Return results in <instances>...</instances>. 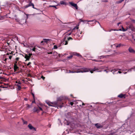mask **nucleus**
<instances>
[{"instance_id":"obj_1","label":"nucleus","mask_w":135,"mask_h":135,"mask_svg":"<svg viewBox=\"0 0 135 135\" xmlns=\"http://www.w3.org/2000/svg\"><path fill=\"white\" fill-rule=\"evenodd\" d=\"M99 69L97 67H94V68L91 70V69H88L86 68H83L81 69L79 71H77L78 73H83L89 72L90 71V72L92 73H93V71H96L98 72H101L102 70H100L98 71Z\"/></svg>"},{"instance_id":"obj_2","label":"nucleus","mask_w":135,"mask_h":135,"mask_svg":"<svg viewBox=\"0 0 135 135\" xmlns=\"http://www.w3.org/2000/svg\"><path fill=\"white\" fill-rule=\"evenodd\" d=\"M67 98V97H65L63 96H61L57 98V102H56L57 103L58 105V107H57L58 108V107L61 108L64 106L63 103L62 102V101L64 99Z\"/></svg>"},{"instance_id":"obj_3","label":"nucleus","mask_w":135,"mask_h":135,"mask_svg":"<svg viewBox=\"0 0 135 135\" xmlns=\"http://www.w3.org/2000/svg\"><path fill=\"white\" fill-rule=\"evenodd\" d=\"M46 103L49 106L56 107H58L57 103L56 102L51 103L48 101H46Z\"/></svg>"},{"instance_id":"obj_4","label":"nucleus","mask_w":135,"mask_h":135,"mask_svg":"<svg viewBox=\"0 0 135 135\" xmlns=\"http://www.w3.org/2000/svg\"><path fill=\"white\" fill-rule=\"evenodd\" d=\"M104 124H103V123H102L101 124L100 123H97L96 124H95L94 125L97 128V129H100L101 128H102L104 126Z\"/></svg>"},{"instance_id":"obj_5","label":"nucleus","mask_w":135,"mask_h":135,"mask_svg":"<svg viewBox=\"0 0 135 135\" xmlns=\"http://www.w3.org/2000/svg\"><path fill=\"white\" fill-rule=\"evenodd\" d=\"M32 55V54H29V55H27L26 54H24V55H22L23 57H24L26 59V60H29L30 59L31 56Z\"/></svg>"},{"instance_id":"obj_6","label":"nucleus","mask_w":135,"mask_h":135,"mask_svg":"<svg viewBox=\"0 0 135 135\" xmlns=\"http://www.w3.org/2000/svg\"><path fill=\"white\" fill-rule=\"evenodd\" d=\"M69 3L72 6L75 7L76 9H78V7L76 4L72 2H69Z\"/></svg>"},{"instance_id":"obj_7","label":"nucleus","mask_w":135,"mask_h":135,"mask_svg":"<svg viewBox=\"0 0 135 135\" xmlns=\"http://www.w3.org/2000/svg\"><path fill=\"white\" fill-rule=\"evenodd\" d=\"M28 127L30 129L33 130L34 131H36V129L35 128L32 126L31 124H29L28 125Z\"/></svg>"},{"instance_id":"obj_8","label":"nucleus","mask_w":135,"mask_h":135,"mask_svg":"<svg viewBox=\"0 0 135 135\" xmlns=\"http://www.w3.org/2000/svg\"><path fill=\"white\" fill-rule=\"evenodd\" d=\"M121 70V69H118V68H117L114 69H112L111 70H110V71L112 72V71H113V74H114L116 73L115 72H116L117 70Z\"/></svg>"},{"instance_id":"obj_9","label":"nucleus","mask_w":135,"mask_h":135,"mask_svg":"<svg viewBox=\"0 0 135 135\" xmlns=\"http://www.w3.org/2000/svg\"><path fill=\"white\" fill-rule=\"evenodd\" d=\"M60 4L62 5L66 6L67 5L68 3L65 2V0H64L60 1Z\"/></svg>"},{"instance_id":"obj_10","label":"nucleus","mask_w":135,"mask_h":135,"mask_svg":"<svg viewBox=\"0 0 135 135\" xmlns=\"http://www.w3.org/2000/svg\"><path fill=\"white\" fill-rule=\"evenodd\" d=\"M80 67V66H75L73 67L72 69L73 70H80L81 69L79 68Z\"/></svg>"},{"instance_id":"obj_11","label":"nucleus","mask_w":135,"mask_h":135,"mask_svg":"<svg viewBox=\"0 0 135 135\" xmlns=\"http://www.w3.org/2000/svg\"><path fill=\"white\" fill-rule=\"evenodd\" d=\"M33 110V112H36L37 113H38L40 112V110L36 107H35L34 108Z\"/></svg>"},{"instance_id":"obj_12","label":"nucleus","mask_w":135,"mask_h":135,"mask_svg":"<svg viewBox=\"0 0 135 135\" xmlns=\"http://www.w3.org/2000/svg\"><path fill=\"white\" fill-rule=\"evenodd\" d=\"M36 49V48L35 47H34L32 49V51L35 52ZM31 48H29V49H27V52L28 53H29L30 52V51H31Z\"/></svg>"},{"instance_id":"obj_13","label":"nucleus","mask_w":135,"mask_h":135,"mask_svg":"<svg viewBox=\"0 0 135 135\" xmlns=\"http://www.w3.org/2000/svg\"><path fill=\"white\" fill-rule=\"evenodd\" d=\"M128 50L130 53H134L135 52V51L132 49V48L130 47L128 49Z\"/></svg>"},{"instance_id":"obj_14","label":"nucleus","mask_w":135,"mask_h":135,"mask_svg":"<svg viewBox=\"0 0 135 135\" xmlns=\"http://www.w3.org/2000/svg\"><path fill=\"white\" fill-rule=\"evenodd\" d=\"M18 68V67L17 66V65L16 64H15L14 65V72H15Z\"/></svg>"},{"instance_id":"obj_15","label":"nucleus","mask_w":135,"mask_h":135,"mask_svg":"<svg viewBox=\"0 0 135 135\" xmlns=\"http://www.w3.org/2000/svg\"><path fill=\"white\" fill-rule=\"evenodd\" d=\"M30 6H32V8L34 9H36L37 10H39V9H37L36 8H35L34 7V4L33 3H32L31 1H30Z\"/></svg>"},{"instance_id":"obj_16","label":"nucleus","mask_w":135,"mask_h":135,"mask_svg":"<svg viewBox=\"0 0 135 135\" xmlns=\"http://www.w3.org/2000/svg\"><path fill=\"white\" fill-rule=\"evenodd\" d=\"M129 28L132 31H134V28L133 26L132 25H130L129 26Z\"/></svg>"},{"instance_id":"obj_17","label":"nucleus","mask_w":135,"mask_h":135,"mask_svg":"<svg viewBox=\"0 0 135 135\" xmlns=\"http://www.w3.org/2000/svg\"><path fill=\"white\" fill-rule=\"evenodd\" d=\"M80 21L83 22L84 21H86L87 22H93V21L94 20H86V21H83V20H82L81 19H80Z\"/></svg>"},{"instance_id":"obj_18","label":"nucleus","mask_w":135,"mask_h":135,"mask_svg":"<svg viewBox=\"0 0 135 135\" xmlns=\"http://www.w3.org/2000/svg\"><path fill=\"white\" fill-rule=\"evenodd\" d=\"M66 38V37H65V38H64V39H63L64 40V43H65V45H67L68 44V41L66 40H65Z\"/></svg>"},{"instance_id":"obj_19","label":"nucleus","mask_w":135,"mask_h":135,"mask_svg":"<svg viewBox=\"0 0 135 135\" xmlns=\"http://www.w3.org/2000/svg\"><path fill=\"white\" fill-rule=\"evenodd\" d=\"M44 41L46 42H47L49 41H50L51 40L49 39H44Z\"/></svg>"},{"instance_id":"obj_20","label":"nucleus","mask_w":135,"mask_h":135,"mask_svg":"<svg viewBox=\"0 0 135 135\" xmlns=\"http://www.w3.org/2000/svg\"><path fill=\"white\" fill-rule=\"evenodd\" d=\"M124 96V95L123 94H122L118 95V97L121 98H123Z\"/></svg>"},{"instance_id":"obj_21","label":"nucleus","mask_w":135,"mask_h":135,"mask_svg":"<svg viewBox=\"0 0 135 135\" xmlns=\"http://www.w3.org/2000/svg\"><path fill=\"white\" fill-rule=\"evenodd\" d=\"M77 71H71L70 70H69V72H67V73H78L77 72Z\"/></svg>"},{"instance_id":"obj_22","label":"nucleus","mask_w":135,"mask_h":135,"mask_svg":"<svg viewBox=\"0 0 135 135\" xmlns=\"http://www.w3.org/2000/svg\"><path fill=\"white\" fill-rule=\"evenodd\" d=\"M30 6V2H29L28 4L25 5L24 7L25 8H27Z\"/></svg>"},{"instance_id":"obj_23","label":"nucleus","mask_w":135,"mask_h":135,"mask_svg":"<svg viewBox=\"0 0 135 135\" xmlns=\"http://www.w3.org/2000/svg\"><path fill=\"white\" fill-rule=\"evenodd\" d=\"M5 58V56L4 55L3 56V58H2V59L4 61L6 62L7 60V58Z\"/></svg>"},{"instance_id":"obj_24","label":"nucleus","mask_w":135,"mask_h":135,"mask_svg":"<svg viewBox=\"0 0 135 135\" xmlns=\"http://www.w3.org/2000/svg\"><path fill=\"white\" fill-rule=\"evenodd\" d=\"M124 0H120L119 1H118L116 2V3L117 4L120 3L122 2Z\"/></svg>"},{"instance_id":"obj_25","label":"nucleus","mask_w":135,"mask_h":135,"mask_svg":"<svg viewBox=\"0 0 135 135\" xmlns=\"http://www.w3.org/2000/svg\"><path fill=\"white\" fill-rule=\"evenodd\" d=\"M17 86L18 87V90H20L21 88L20 85L18 84H17Z\"/></svg>"},{"instance_id":"obj_26","label":"nucleus","mask_w":135,"mask_h":135,"mask_svg":"<svg viewBox=\"0 0 135 135\" xmlns=\"http://www.w3.org/2000/svg\"><path fill=\"white\" fill-rule=\"evenodd\" d=\"M76 56L80 58L82 57V56L80 55V54L78 53H77Z\"/></svg>"},{"instance_id":"obj_27","label":"nucleus","mask_w":135,"mask_h":135,"mask_svg":"<svg viewBox=\"0 0 135 135\" xmlns=\"http://www.w3.org/2000/svg\"><path fill=\"white\" fill-rule=\"evenodd\" d=\"M78 27L77 26H76L75 27H74L72 30V32H73L74 31L75 29H78Z\"/></svg>"},{"instance_id":"obj_28","label":"nucleus","mask_w":135,"mask_h":135,"mask_svg":"<svg viewBox=\"0 0 135 135\" xmlns=\"http://www.w3.org/2000/svg\"><path fill=\"white\" fill-rule=\"evenodd\" d=\"M121 46H123V45L121 44H120L116 46V47H120Z\"/></svg>"},{"instance_id":"obj_29","label":"nucleus","mask_w":135,"mask_h":135,"mask_svg":"<svg viewBox=\"0 0 135 135\" xmlns=\"http://www.w3.org/2000/svg\"><path fill=\"white\" fill-rule=\"evenodd\" d=\"M122 31L123 32H125L127 30V29H125L122 26Z\"/></svg>"},{"instance_id":"obj_30","label":"nucleus","mask_w":135,"mask_h":135,"mask_svg":"<svg viewBox=\"0 0 135 135\" xmlns=\"http://www.w3.org/2000/svg\"><path fill=\"white\" fill-rule=\"evenodd\" d=\"M22 121L23 123V124H27V122L26 121H25L24 120H23V119H22Z\"/></svg>"},{"instance_id":"obj_31","label":"nucleus","mask_w":135,"mask_h":135,"mask_svg":"<svg viewBox=\"0 0 135 135\" xmlns=\"http://www.w3.org/2000/svg\"><path fill=\"white\" fill-rule=\"evenodd\" d=\"M73 56V55H71L70 56L67 57V59H71L72 57Z\"/></svg>"},{"instance_id":"obj_32","label":"nucleus","mask_w":135,"mask_h":135,"mask_svg":"<svg viewBox=\"0 0 135 135\" xmlns=\"http://www.w3.org/2000/svg\"><path fill=\"white\" fill-rule=\"evenodd\" d=\"M77 52H73L72 53V55H76V54H77Z\"/></svg>"},{"instance_id":"obj_33","label":"nucleus","mask_w":135,"mask_h":135,"mask_svg":"<svg viewBox=\"0 0 135 135\" xmlns=\"http://www.w3.org/2000/svg\"><path fill=\"white\" fill-rule=\"evenodd\" d=\"M57 46L56 45H55L54 46V47L53 48L54 49H57Z\"/></svg>"},{"instance_id":"obj_34","label":"nucleus","mask_w":135,"mask_h":135,"mask_svg":"<svg viewBox=\"0 0 135 135\" xmlns=\"http://www.w3.org/2000/svg\"><path fill=\"white\" fill-rule=\"evenodd\" d=\"M94 20V21L93 22V21H95L94 22H95V24L96 23V22H97L99 24V25L100 26V27H101V25H100V23H99V22L97 21H96V20Z\"/></svg>"},{"instance_id":"obj_35","label":"nucleus","mask_w":135,"mask_h":135,"mask_svg":"<svg viewBox=\"0 0 135 135\" xmlns=\"http://www.w3.org/2000/svg\"><path fill=\"white\" fill-rule=\"evenodd\" d=\"M71 32L70 33H68L67 34H66V37H67V36H68L69 35H71Z\"/></svg>"},{"instance_id":"obj_36","label":"nucleus","mask_w":135,"mask_h":135,"mask_svg":"<svg viewBox=\"0 0 135 135\" xmlns=\"http://www.w3.org/2000/svg\"><path fill=\"white\" fill-rule=\"evenodd\" d=\"M68 40H73V38H72L71 37H69L68 38Z\"/></svg>"},{"instance_id":"obj_37","label":"nucleus","mask_w":135,"mask_h":135,"mask_svg":"<svg viewBox=\"0 0 135 135\" xmlns=\"http://www.w3.org/2000/svg\"><path fill=\"white\" fill-rule=\"evenodd\" d=\"M102 2H108V1L107 0H102L101 1Z\"/></svg>"},{"instance_id":"obj_38","label":"nucleus","mask_w":135,"mask_h":135,"mask_svg":"<svg viewBox=\"0 0 135 135\" xmlns=\"http://www.w3.org/2000/svg\"><path fill=\"white\" fill-rule=\"evenodd\" d=\"M49 6L50 7H54L56 9H57V8L56 7V6H54H54Z\"/></svg>"},{"instance_id":"obj_39","label":"nucleus","mask_w":135,"mask_h":135,"mask_svg":"<svg viewBox=\"0 0 135 135\" xmlns=\"http://www.w3.org/2000/svg\"><path fill=\"white\" fill-rule=\"evenodd\" d=\"M104 71H105L107 73H108L109 71H110V70H109L108 71H107V69H105L104 70Z\"/></svg>"},{"instance_id":"obj_40","label":"nucleus","mask_w":135,"mask_h":135,"mask_svg":"<svg viewBox=\"0 0 135 135\" xmlns=\"http://www.w3.org/2000/svg\"><path fill=\"white\" fill-rule=\"evenodd\" d=\"M132 69H132V68L130 69H129L128 70L127 72H128V71H131L132 70Z\"/></svg>"},{"instance_id":"obj_41","label":"nucleus","mask_w":135,"mask_h":135,"mask_svg":"<svg viewBox=\"0 0 135 135\" xmlns=\"http://www.w3.org/2000/svg\"><path fill=\"white\" fill-rule=\"evenodd\" d=\"M27 105V107L28 108H30V105H29V104H26Z\"/></svg>"},{"instance_id":"obj_42","label":"nucleus","mask_w":135,"mask_h":135,"mask_svg":"<svg viewBox=\"0 0 135 135\" xmlns=\"http://www.w3.org/2000/svg\"><path fill=\"white\" fill-rule=\"evenodd\" d=\"M131 21L133 23H135V20L133 19Z\"/></svg>"},{"instance_id":"obj_43","label":"nucleus","mask_w":135,"mask_h":135,"mask_svg":"<svg viewBox=\"0 0 135 135\" xmlns=\"http://www.w3.org/2000/svg\"><path fill=\"white\" fill-rule=\"evenodd\" d=\"M31 64V63L30 62H28L27 64V65L28 66L29 65H30V64Z\"/></svg>"},{"instance_id":"obj_44","label":"nucleus","mask_w":135,"mask_h":135,"mask_svg":"<svg viewBox=\"0 0 135 135\" xmlns=\"http://www.w3.org/2000/svg\"><path fill=\"white\" fill-rule=\"evenodd\" d=\"M38 107L39 108L40 110L41 111H42L43 110H42V109L41 107H39V106H38Z\"/></svg>"},{"instance_id":"obj_45","label":"nucleus","mask_w":135,"mask_h":135,"mask_svg":"<svg viewBox=\"0 0 135 135\" xmlns=\"http://www.w3.org/2000/svg\"><path fill=\"white\" fill-rule=\"evenodd\" d=\"M41 78H42L43 79V80H44V79L45 78L43 76H42Z\"/></svg>"},{"instance_id":"obj_46","label":"nucleus","mask_w":135,"mask_h":135,"mask_svg":"<svg viewBox=\"0 0 135 135\" xmlns=\"http://www.w3.org/2000/svg\"><path fill=\"white\" fill-rule=\"evenodd\" d=\"M32 95L33 96V98L34 99V98H35V96H34V94L33 93H32Z\"/></svg>"},{"instance_id":"obj_47","label":"nucleus","mask_w":135,"mask_h":135,"mask_svg":"<svg viewBox=\"0 0 135 135\" xmlns=\"http://www.w3.org/2000/svg\"><path fill=\"white\" fill-rule=\"evenodd\" d=\"M12 56H9V59H10V60L11 59V58H12Z\"/></svg>"},{"instance_id":"obj_48","label":"nucleus","mask_w":135,"mask_h":135,"mask_svg":"<svg viewBox=\"0 0 135 135\" xmlns=\"http://www.w3.org/2000/svg\"><path fill=\"white\" fill-rule=\"evenodd\" d=\"M132 69H133L134 70V71H135V66H134L133 68H132Z\"/></svg>"},{"instance_id":"obj_49","label":"nucleus","mask_w":135,"mask_h":135,"mask_svg":"<svg viewBox=\"0 0 135 135\" xmlns=\"http://www.w3.org/2000/svg\"><path fill=\"white\" fill-rule=\"evenodd\" d=\"M34 99V100L32 101V103H35V99L34 98V99Z\"/></svg>"},{"instance_id":"obj_50","label":"nucleus","mask_w":135,"mask_h":135,"mask_svg":"<svg viewBox=\"0 0 135 135\" xmlns=\"http://www.w3.org/2000/svg\"><path fill=\"white\" fill-rule=\"evenodd\" d=\"M73 102H70V104L71 105H73Z\"/></svg>"},{"instance_id":"obj_51","label":"nucleus","mask_w":135,"mask_h":135,"mask_svg":"<svg viewBox=\"0 0 135 135\" xmlns=\"http://www.w3.org/2000/svg\"><path fill=\"white\" fill-rule=\"evenodd\" d=\"M16 83H18V84H21V83L20 82V81H19V82H17V81H16Z\"/></svg>"},{"instance_id":"obj_52","label":"nucleus","mask_w":135,"mask_h":135,"mask_svg":"<svg viewBox=\"0 0 135 135\" xmlns=\"http://www.w3.org/2000/svg\"><path fill=\"white\" fill-rule=\"evenodd\" d=\"M19 59V58L18 57H16V60L17 61Z\"/></svg>"},{"instance_id":"obj_53","label":"nucleus","mask_w":135,"mask_h":135,"mask_svg":"<svg viewBox=\"0 0 135 135\" xmlns=\"http://www.w3.org/2000/svg\"><path fill=\"white\" fill-rule=\"evenodd\" d=\"M122 73L120 71H118V72H117V73H116L117 74H118V73Z\"/></svg>"},{"instance_id":"obj_54","label":"nucleus","mask_w":135,"mask_h":135,"mask_svg":"<svg viewBox=\"0 0 135 135\" xmlns=\"http://www.w3.org/2000/svg\"><path fill=\"white\" fill-rule=\"evenodd\" d=\"M112 31H117V30L115 29H112Z\"/></svg>"},{"instance_id":"obj_55","label":"nucleus","mask_w":135,"mask_h":135,"mask_svg":"<svg viewBox=\"0 0 135 135\" xmlns=\"http://www.w3.org/2000/svg\"><path fill=\"white\" fill-rule=\"evenodd\" d=\"M48 54H52V52H48Z\"/></svg>"},{"instance_id":"obj_56","label":"nucleus","mask_w":135,"mask_h":135,"mask_svg":"<svg viewBox=\"0 0 135 135\" xmlns=\"http://www.w3.org/2000/svg\"><path fill=\"white\" fill-rule=\"evenodd\" d=\"M124 72L123 73V74H126L127 73V72Z\"/></svg>"},{"instance_id":"obj_57","label":"nucleus","mask_w":135,"mask_h":135,"mask_svg":"<svg viewBox=\"0 0 135 135\" xmlns=\"http://www.w3.org/2000/svg\"><path fill=\"white\" fill-rule=\"evenodd\" d=\"M24 100L25 101H27V98H24Z\"/></svg>"},{"instance_id":"obj_58","label":"nucleus","mask_w":135,"mask_h":135,"mask_svg":"<svg viewBox=\"0 0 135 135\" xmlns=\"http://www.w3.org/2000/svg\"><path fill=\"white\" fill-rule=\"evenodd\" d=\"M122 30L121 29H119V30H117V31H122Z\"/></svg>"},{"instance_id":"obj_59","label":"nucleus","mask_w":135,"mask_h":135,"mask_svg":"<svg viewBox=\"0 0 135 135\" xmlns=\"http://www.w3.org/2000/svg\"><path fill=\"white\" fill-rule=\"evenodd\" d=\"M121 23L120 22H119V23H117V25L118 26H119V24H120V23Z\"/></svg>"},{"instance_id":"obj_60","label":"nucleus","mask_w":135,"mask_h":135,"mask_svg":"<svg viewBox=\"0 0 135 135\" xmlns=\"http://www.w3.org/2000/svg\"><path fill=\"white\" fill-rule=\"evenodd\" d=\"M93 60L96 61V62H98V60H95V59H94Z\"/></svg>"},{"instance_id":"obj_61","label":"nucleus","mask_w":135,"mask_h":135,"mask_svg":"<svg viewBox=\"0 0 135 135\" xmlns=\"http://www.w3.org/2000/svg\"><path fill=\"white\" fill-rule=\"evenodd\" d=\"M85 105L82 102V105Z\"/></svg>"},{"instance_id":"obj_62","label":"nucleus","mask_w":135,"mask_h":135,"mask_svg":"<svg viewBox=\"0 0 135 135\" xmlns=\"http://www.w3.org/2000/svg\"><path fill=\"white\" fill-rule=\"evenodd\" d=\"M26 15H27V18H28V15H27V14H26Z\"/></svg>"},{"instance_id":"obj_63","label":"nucleus","mask_w":135,"mask_h":135,"mask_svg":"<svg viewBox=\"0 0 135 135\" xmlns=\"http://www.w3.org/2000/svg\"><path fill=\"white\" fill-rule=\"evenodd\" d=\"M111 31H112V29H111V30H109V31H109V32H111Z\"/></svg>"},{"instance_id":"obj_64","label":"nucleus","mask_w":135,"mask_h":135,"mask_svg":"<svg viewBox=\"0 0 135 135\" xmlns=\"http://www.w3.org/2000/svg\"><path fill=\"white\" fill-rule=\"evenodd\" d=\"M102 61V60H98V62H101Z\"/></svg>"}]
</instances>
